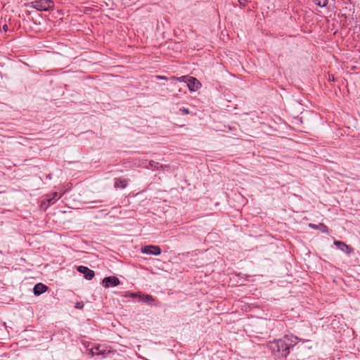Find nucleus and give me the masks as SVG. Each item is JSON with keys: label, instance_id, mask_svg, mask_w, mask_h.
Listing matches in <instances>:
<instances>
[{"label": "nucleus", "instance_id": "obj_18", "mask_svg": "<svg viewBox=\"0 0 360 360\" xmlns=\"http://www.w3.org/2000/svg\"><path fill=\"white\" fill-rule=\"evenodd\" d=\"M180 111L182 112L184 114H186V115L189 113L188 109H187L186 108H180Z\"/></svg>", "mask_w": 360, "mask_h": 360}, {"label": "nucleus", "instance_id": "obj_20", "mask_svg": "<svg viewBox=\"0 0 360 360\" xmlns=\"http://www.w3.org/2000/svg\"><path fill=\"white\" fill-rule=\"evenodd\" d=\"M84 307V304L82 302H77L76 304V308H78V309H82Z\"/></svg>", "mask_w": 360, "mask_h": 360}, {"label": "nucleus", "instance_id": "obj_13", "mask_svg": "<svg viewBox=\"0 0 360 360\" xmlns=\"http://www.w3.org/2000/svg\"><path fill=\"white\" fill-rule=\"evenodd\" d=\"M189 77H188V76H182L180 77H176L173 76L170 79L174 81H178L179 82H184V83L187 84V81Z\"/></svg>", "mask_w": 360, "mask_h": 360}, {"label": "nucleus", "instance_id": "obj_16", "mask_svg": "<svg viewBox=\"0 0 360 360\" xmlns=\"http://www.w3.org/2000/svg\"><path fill=\"white\" fill-rule=\"evenodd\" d=\"M144 301L149 304H152L153 302L154 301V299L153 298L152 296L147 295L144 297Z\"/></svg>", "mask_w": 360, "mask_h": 360}, {"label": "nucleus", "instance_id": "obj_2", "mask_svg": "<svg viewBox=\"0 0 360 360\" xmlns=\"http://www.w3.org/2000/svg\"><path fill=\"white\" fill-rule=\"evenodd\" d=\"M33 8L37 10L46 11L54 6V4L51 0H37L32 2Z\"/></svg>", "mask_w": 360, "mask_h": 360}, {"label": "nucleus", "instance_id": "obj_19", "mask_svg": "<svg viewBox=\"0 0 360 360\" xmlns=\"http://www.w3.org/2000/svg\"><path fill=\"white\" fill-rule=\"evenodd\" d=\"M156 78L158 79H161V80H167V78L166 77L162 76V75H157Z\"/></svg>", "mask_w": 360, "mask_h": 360}, {"label": "nucleus", "instance_id": "obj_12", "mask_svg": "<svg viewBox=\"0 0 360 360\" xmlns=\"http://www.w3.org/2000/svg\"><path fill=\"white\" fill-rule=\"evenodd\" d=\"M127 185V181L124 179H116L115 182V187L117 188H124Z\"/></svg>", "mask_w": 360, "mask_h": 360}, {"label": "nucleus", "instance_id": "obj_21", "mask_svg": "<svg viewBox=\"0 0 360 360\" xmlns=\"http://www.w3.org/2000/svg\"><path fill=\"white\" fill-rule=\"evenodd\" d=\"M3 30L4 32H6L8 30V26L6 25H4L3 26Z\"/></svg>", "mask_w": 360, "mask_h": 360}, {"label": "nucleus", "instance_id": "obj_10", "mask_svg": "<svg viewBox=\"0 0 360 360\" xmlns=\"http://www.w3.org/2000/svg\"><path fill=\"white\" fill-rule=\"evenodd\" d=\"M47 289L48 287L46 285L41 283H39L34 285L33 288V292L35 295H40L42 293L45 292L47 290Z\"/></svg>", "mask_w": 360, "mask_h": 360}, {"label": "nucleus", "instance_id": "obj_17", "mask_svg": "<svg viewBox=\"0 0 360 360\" xmlns=\"http://www.w3.org/2000/svg\"><path fill=\"white\" fill-rule=\"evenodd\" d=\"M238 1L243 6H245L248 3L247 0H238Z\"/></svg>", "mask_w": 360, "mask_h": 360}, {"label": "nucleus", "instance_id": "obj_7", "mask_svg": "<svg viewBox=\"0 0 360 360\" xmlns=\"http://www.w3.org/2000/svg\"><path fill=\"white\" fill-rule=\"evenodd\" d=\"M91 353L92 356L103 355L104 357H107L112 353V352L110 350L107 351L103 346H98L92 347L91 349Z\"/></svg>", "mask_w": 360, "mask_h": 360}, {"label": "nucleus", "instance_id": "obj_9", "mask_svg": "<svg viewBox=\"0 0 360 360\" xmlns=\"http://www.w3.org/2000/svg\"><path fill=\"white\" fill-rule=\"evenodd\" d=\"M334 244L337 246L338 249L348 255L352 252V248L349 245L345 243L344 242L340 240H335Z\"/></svg>", "mask_w": 360, "mask_h": 360}, {"label": "nucleus", "instance_id": "obj_15", "mask_svg": "<svg viewBox=\"0 0 360 360\" xmlns=\"http://www.w3.org/2000/svg\"><path fill=\"white\" fill-rule=\"evenodd\" d=\"M316 229H319L322 232H327L328 231L327 226L323 225V224H320L319 226H316Z\"/></svg>", "mask_w": 360, "mask_h": 360}, {"label": "nucleus", "instance_id": "obj_4", "mask_svg": "<svg viewBox=\"0 0 360 360\" xmlns=\"http://www.w3.org/2000/svg\"><path fill=\"white\" fill-rule=\"evenodd\" d=\"M141 252L146 255H160L161 254V248L158 245H145L141 248Z\"/></svg>", "mask_w": 360, "mask_h": 360}, {"label": "nucleus", "instance_id": "obj_5", "mask_svg": "<svg viewBox=\"0 0 360 360\" xmlns=\"http://www.w3.org/2000/svg\"><path fill=\"white\" fill-rule=\"evenodd\" d=\"M187 86L191 92H195L202 87V84L195 77H190L187 81Z\"/></svg>", "mask_w": 360, "mask_h": 360}, {"label": "nucleus", "instance_id": "obj_1", "mask_svg": "<svg viewBox=\"0 0 360 360\" xmlns=\"http://www.w3.org/2000/svg\"><path fill=\"white\" fill-rule=\"evenodd\" d=\"M297 338L292 335H286L283 338L270 343L273 353L278 357H286L290 353V348L297 344Z\"/></svg>", "mask_w": 360, "mask_h": 360}, {"label": "nucleus", "instance_id": "obj_14", "mask_svg": "<svg viewBox=\"0 0 360 360\" xmlns=\"http://www.w3.org/2000/svg\"><path fill=\"white\" fill-rule=\"evenodd\" d=\"M328 4V0H316V6L324 7Z\"/></svg>", "mask_w": 360, "mask_h": 360}, {"label": "nucleus", "instance_id": "obj_6", "mask_svg": "<svg viewBox=\"0 0 360 360\" xmlns=\"http://www.w3.org/2000/svg\"><path fill=\"white\" fill-rule=\"evenodd\" d=\"M102 283L105 288L115 287L120 283V281L116 276H108L104 278Z\"/></svg>", "mask_w": 360, "mask_h": 360}, {"label": "nucleus", "instance_id": "obj_3", "mask_svg": "<svg viewBox=\"0 0 360 360\" xmlns=\"http://www.w3.org/2000/svg\"><path fill=\"white\" fill-rule=\"evenodd\" d=\"M60 196L57 192H53L46 196V200L41 202L40 207L41 209H46L50 205H53Z\"/></svg>", "mask_w": 360, "mask_h": 360}, {"label": "nucleus", "instance_id": "obj_11", "mask_svg": "<svg viewBox=\"0 0 360 360\" xmlns=\"http://www.w3.org/2000/svg\"><path fill=\"white\" fill-rule=\"evenodd\" d=\"M149 167L152 169H169V166L166 165H162L159 162L151 160L149 162Z\"/></svg>", "mask_w": 360, "mask_h": 360}, {"label": "nucleus", "instance_id": "obj_8", "mask_svg": "<svg viewBox=\"0 0 360 360\" xmlns=\"http://www.w3.org/2000/svg\"><path fill=\"white\" fill-rule=\"evenodd\" d=\"M77 271L84 275V278L87 280H91L94 277V271L86 266H79Z\"/></svg>", "mask_w": 360, "mask_h": 360}]
</instances>
